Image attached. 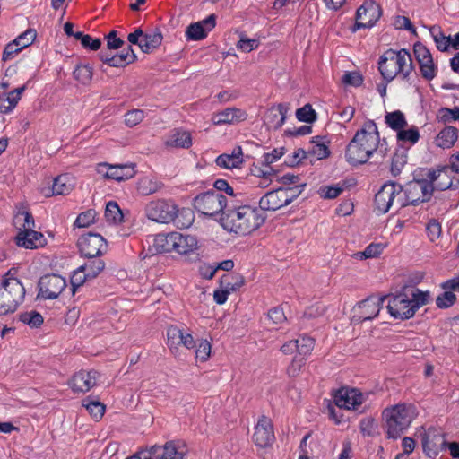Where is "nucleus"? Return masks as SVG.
<instances>
[{
	"label": "nucleus",
	"mask_w": 459,
	"mask_h": 459,
	"mask_svg": "<svg viewBox=\"0 0 459 459\" xmlns=\"http://www.w3.org/2000/svg\"><path fill=\"white\" fill-rule=\"evenodd\" d=\"M382 148L383 143H380L376 123L373 120H368L347 145L345 159L349 164L353 166L364 164L377 149L385 156L386 148L385 150Z\"/></svg>",
	"instance_id": "obj_1"
},
{
	"label": "nucleus",
	"mask_w": 459,
	"mask_h": 459,
	"mask_svg": "<svg viewBox=\"0 0 459 459\" xmlns=\"http://www.w3.org/2000/svg\"><path fill=\"white\" fill-rule=\"evenodd\" d=\"M265 216L256 207L250 205H229L221 214L220 221L224 230L239 235H247L257 230Z\"/></svg>",
	"instance_id": "obj_2"
},
{
	"label": "nucleus",
	"mask_w": 459,
	"mask_h": 459,
	"mask_svg": "<svg viewBox=\"0 0 459 459\" xmlns=\"http://www.w3.org/2000/svg\"><path fill=\"white\" fill-rule=\"evenodd\" d=\"M413 68L411 56L405 48L387 49L378 61V70L386 83L392 82L396 76L409 82Z\"/></svg>",
	"instance_id": "obj_3"
},
{
	"label": "nucleus",
	"mask_w": 459,
	"mask_h": 459,
	"mask_svg": "<svg viewBox=\"0 0 459 459\" xmlns=\"http://www.w3.org/2000/svg\"><path fill=\"white\" fill-rule=\"evenodd\" d=\"M418 416L416 407L411 403H398L385 408L382 412L386 437L399 438Z\"/></svg>",
	"instance_id": "obj_4"
},
{
	"label": "nucleus",
	"mask_w": 459,
	"mask_h": 459,
	"mask_svg": "<svg viewBox=\"0 0 459 459\" xmlns=\"http://www.w3.org/2000/svg\"><path fill=\"white\" fill-rule=\"evenodd\" d=\"M149 220L159 223L174 222L178 228H188L194 221V214L190 210L183 211L182 215L186 217V221H181L180 216L177 217L178 206L174 202L165 199H158L149 202L144 209Z\"/></svg>",
	"instance_id": "obj_5"
},
{
	"label": "nucleus",
	"mask_w": 459,
	"mask_h": 459,
	"mask_svg": "<svg viewBox=\"0 0 459 459\" xmlns=\"http://www.w3.org/2000/svg\"><path fill=\"white\" fill-rule=\"evenodd\" d=\"M25 297V288L9 270L0 280V316L16 311Z\"/></svg>",
	"instance_id": "obj_6"
},
{
	"label": "nucleus",
	"mask_w": 459,
	"mask_h": 459,
	"mask_svg": "<svg viewBox=\"0 0 459 459\" xmlns=\"http://www.w3.org/2000/svg\"><path fill=\"white\" fill-rule=\"evenodd\" d=\"M229 206L226 197L218 191L208 190L197 195L194 199L195 209L202 214L213 217L221 212Z\"/></svg>",
	"instance_id": "obj_7"
},
{
	"label": "nucleus",
	"mask_w": 459,
	"mask_h": 459,
	"mask_svg": "<svg viewBox=\"0 0 459 459\" xmlns=\"http://www.w3.org/2000/svg\"><path fill=\"white\" fill-rule=\"evenodd\" d=\"M451 173L452 171L447 166H443L437 169H424L420 170V176L425 177L427 182L431 186L432 194L435 191L458 188L459 179L451 178Z\"/></svg>",
	"instance_id": "obj_8"
},
{
	"label": "nucleus",
	"mask_w": 459,
	"mask_h": 459,
	"mask_svg": "<svg viewBox=\"0 0 459 459\" xmlns=\"http://www.w3.org/2000/svg\"><path fill=\"white\" fill-rule=\"evenodd\" d=\"M386 297L388 312L394 319L405 320L415 315L409 290L405 288L395 295Z\"/></svg>",
	"instance_id": "obj_9"
},
{
	"label": "nucleus",
	"mask_w": 459,
	"mask_h": 459,
	"mask_svg": "<svg viewBox=\"0 0 459 459\" xmlns=\"http://www.w3.org/2000/svg\"><path fill=\"white\" fill-rule=\"evenodd\" d=\"M382 15L381 7L373 0H366L356 12V22L352 31L372 28Z\"/></svg>",
	"instance_id": "obj_10"
},
{
	"label": "nucleus",
	"mask_w": 459,
	"mask_h": 459,
	"mask_svg": "<svg viewBox=\"0 0 459 459\" xmlns=\"http://www.w3.org/2000/svg\"><path fill=\"white\" fill-rule=\"evenodd\" d=\"M419 178L407 183L403 189L407 195V200L411 205H417L420 203L428 202L432 196L431 186L427 182L424 176L418 175Z\"/></svg>",
	"instance_id": "obj_11"
},
{
	"label": "nucleus",
	"mask_w": 459,
	"mask_h": 459,
	"mask_svg": "<svg viewBox=\"0 0 459 459\" xmlns=\"http://www.w3.org/2000/svg\"><path fill=\"white\" fill-rule=\"evenodd\" d=\"M167 345L173 354H177L180 346L187 350L195 347V342L188 330L170 325L167 328Z\"/></svg>",
	"instance_id": "obj_12"
},
{
	"label": "nucleus",
	"mask_w": 459,
	"mask_h": 459,
	"mask_svg": "<svg viewBox=\"0 0 459 459\" xmlns=\"http://www.w3.org/2000/svg\"><path fill=\"white\" fill-rule=\"evenodd\" d=\"M66 286L65 278L58 274H47L39 281V296L44 299H56Z\"/></svg>",
	"instance_id": "obj_13"
},
{
	"label": "nucleus",
	"mask_w": 459,
	"mask_h": 459,
	"mask_svg": "<svg viewBox=\"0 0 459 459\" xmlns=\"http://www.w3.org/2000/svg\"><path fill=\"white\" fill-rule=\"evenodd\" d=\"M77 245L83 256L95 258L102 255L106 240L100 234L88 233L79 238Z\"/></svg>",
	"instance_id": "obj_14"
},
{
	"label": "nucleus",
	"mask_w": 459,
	"mask_h": 459,
	"mask_svg": "<svg viewBox=\"0 0 459 459\" xmlns=\"http://www.w3.org/2000/svg\"><path fill=\"white\" fill-rule=\"evenodd\" d=\"M413 52L419 63L421 76L427 81L434 79L437 67L434 64L430 51L423 44L418 42L413 47Z\"/></svg>",
	"instance_id": "obj_15"
},
{
	"label": "nucleus",
	"mask_w": 459,
	"mask_h": 459,
	"mask_svg": "<svg viewBox=\"0 0 459 459\" xmlns=\"http://www.w3.org/2000/svg\"><path fill=\"white\" fill-rule=\"evenodd\" d=\"M275 440L272 420L262 415L255 427L253 441L259 447L270 446Z\"/></svg>",
	"instance_id": "obj_16"
},
{
	"label": "nucleus",
	"mask_w": 459,
	"mask_h": 459,
	"mask_svg": "<svg viewBox=\"0 0 459 459\" xmlns=\"http://www.w3.org/2000/svg\"><path fill=\"white\" fill-rule=\"evenodd\" d=\"M335 405L340 409L355 410L363 402V394L355 388L342 387L333 396Z\"/></svg>",
	"instance_id": "obj_17"
},
{
	"label": "nucleus",
	"mask_w": 459,
	"mask_h": 459,
	"mask_svg": "<svg viewBox=\"0 0 459 459\" xmlns=\"http://www.w3.org/2000/svg\"><path fill=\"white\" fill-rule=\"evenodd\" d=\"M387 297L369 296L361 302L358 307V314L355 316L359 321H367L375 318Z\"/></svg>",
	"instance_id": "obj_18"
},
{
	"label": "nucleus",
	"mask_w": 459,
	"mask_h": 459,
	"mask_svg": "<svg viewBox=\"0 0 459 459\" xmlns=\"http://www.w3.org/2000/svg\"><path fill=\"white\" fill-rule=\"evenodd\" d=\"M100 373L96 370H81L73 376L69 385L74 392L86 393L97 385Z\"/></svg>",
	"instance_id": "obj_19"
},
{
	"label": "nucleus",
	"mask_w": 459,
	"mask_h": 459,
	"mask_svg": "<svg viewBox=\"0 0 459 459\" xmlns=\"http://www.w3.org/2000/svg\"><path fill=\"white\" fill-rule=\"evenodd\" d=\"M395 191V183L388 181L385 183L375 195V205L378 212L386 213L394 204V195Z\"/></svg>",
	"instance_id": "obj_20"
},
{
	"label": "nucleus",
	"mask_w": 459,
	"mask_h": 459,
	"mask_svg": "<svg viewBox=\"0 0 459 459\" xmlns=\"http://www.w3.org/2000/svg\"><path fill=\"white\" fill-rule=\"evenodd\" d=\"M216 25L215 14H210L204 20L190 24L186 31L188 39L201 40L207 36L208 31L212 30Z\"/></svg>",
	"instance_id": "obj_21"
},
{
	"label": "nucleus",
	"mask_w": 459,
	"mask_h": 459,
	"mask_svg": "<svg viewBox=\"0 0 459 459\" xmlns=\"http://www.w3.org/2000/svg\"><path fill=\"white\" fill-rule=\"evenodd\" d=\"M283 190L279 187L275 190L267 192L259 201L260 211H277L283 206H287L284 201Z\"/></svg>",
	"instance_id": "obj_22"
},
{
	"label": "nucleus",
	"mask_w": 459,
	"mask_h": 459,
	"mask_svg": "<svg viewBox=\"0 0 459 459\" xmlns=\"http://www.w3.org/2000/svg\"><path fill=\"white\" fill-rule=\"evenodd\" d=\"M17 246L27 249H36L47 244L45 236L39 231H20L15 237Z\"/></svg>",
	"instance_id": "obj_23"
},
{
	"label": "nucleus",
	"mask_w": 459,
	"mask_h": 459,
	"mask_svg": "<svg viewBox=\"0 0 459 459\" xmlns=\"http://www.w3.org/2000/svg\"><path fill=\"white\" fill-rule=\"evenodd\" d=\"M247 117L246 111L237 108H228L212 115L214 125L238 124Z\"/></svg>",
	"instance_id": "obj_24"
},
{
	"label": "nucleus",
	"mask_w": 459,
	"mask_h": 459,
	"mask_svg": "<svg viewBox=\"0 0 459 459\" xmlns=\"http://www.w3.org/2000/svg\"><path fill=\"white\" fill-rule=\"evenodd\" d=\"M445 437L442 435L435 434L432 437L427 434L422 439V446L425 455L429 458H436L439 451L446 449Z\"/></svg>",
	"instance_id": "obj_25"
},
{
	"label": "nucleus",
	"mask_w": 459,
	"mask_h": 459,
	"mask_svg": "<svg viewBox=\"0 0 459 459\" xmlns=\"http://www.w3.org/2000/svg\"><path fill=\"white\" fill-rule=\"evenodd\" d=\"M161 459H186L188 452L186 443L183 440H170L162 446Z\"/></svg>",
	"instance_id": "obj_26"
},
{
	"label": "nucleus",
	"mask_w": 459,
	"mask_h": 459,
	"mask_svg": "<svg viewBox=\"0 0 459 459\" xmlns=\"http://www.w3.org/2000/svg\"><path fill=\"white\" fill-rule=\"evenodd\" d=\"M175 238L173 252L179 255H187L197 248V239L194 236L175 232Z\"/></svg>",
	"instance_id": "obj_27"
},
{
	"label": "nucleus",
	"mask_w": 459,
	"mask_h": 459,
	"mask_svg": "<svg viewBox=\"0 0 459 459\" xmlns=\"http://www.w3.org/2000/svg\"><path fill=\"white\" fill-rule=\"evenodd\" d=\"M289 108L285 103H280L276 108H272L265 115V122L269 126L278 129L284 124Z\"/></svg>",
	"instance_id": "obj_28"
},
{
	"label": "nucleus",
	"mask_w": 459,
	"mask_h": 459,
	"mask_svg": "<svg viewBox=\"0 0 459 459\" xmlns=\"http://www.w3.org/2000/svg\"><path fill=\"white\" fill-rule=\"evenodd\" d=\"M164 187L163 182L154 177H143L138 179L137 192L142 195H151L160 192Z\"/></svg>",
	"instance_id": "obj_29"
},
{
	"label": "nucleus",
	"mask_w": 459,
	"mask_h": 459,
	"mask_svg": "<svg viewBox=\"0 0 459 459\" xmlns=\"http://www.w3.org/2000/svg\"><path fill=\"white\" fill-rule=\"evenodd\" d=\"M136 60V55L131 46L124 48L120 54L112 56V58H105V64L111 67H125Z\"/></svg>",
	"instance_id": "obj_30"
},
{
	"label": "nucleus",
	"mask_w": 459,
	"mask_h": 459,
	"mask_svg": "<svg viewBox=\"0 0 459 459\" xmlns=\"http://www.w3.org/2000/svg\"><path fill=\"white\" fill-rule=\"evenodd\" d=\"M163 39L162 33L159 28L150 32L144 33L140 48L143 53H151L161 45Z\"/></svg>",
	"instance_id": "obj_31"
},
{
	"label": "nucleus",
	"mask_w": 459,
	"mask_h": 459,
	"mask_svg": "<svg viewBox=\"0 0 459 459\" xmlns=\"http://www.w3.org/2000/svg\"><path fill=\"white\" fill-rule=\"evenodd\" d=\"M458 138V130L451 126L442 129L436 137V145L443 148H451Z\"/></svg>",
	"instance_id": "obj_32"
},
{
	"label": "nucleus",
	"mask_w": 459,
	"mask_h": 459,
	"mask_svg": "<svg viewBox=\"0 0 459 459\" xmlns=\"http://www.w3.org/2000/svg\"><path fill=\"white\" fill-rule=\"evenodd\" d=\"M312 147L308 150L307 153L311 154L316 157L317 160L325 159L330 156V150L327 146L329 143L326 141L325 136H315L310 141Z\"/></svg>",
	"instance_id": "obj_33"
},
{
	"label": "nucleus",
	"mask_w": 459,
	"mask_h": 459,
	"mask_svg": "<svg viewBox=\"0 0 459 459\" xmlns=\"http://www.w3.org/2000/svg\"><path fill=\"white\" fill-rule=\"evenodd\" d=\"M74 179L66 174L57 176L52 184V195H68L74 188Z\"/></svg>",
	"instance_id": "obj_34"
},
{
	"label": "nucleus",
	"mask_w": 459,
	"mask_h": 459,
	"mask_svg": "<svg viewBox=\"0 0 459 459\" xmlns=\"http://www.w3.org/2000/svg\"><path fill=\"white\" fill-rule=\"evenodd\" d=\"M174 240H176L175 232L168 234H158L154 238L153 247L159 253L173 252L175 247Z\"/></svg>",
	"instance_id": "obj_35"
},
{
	"label": "nucleus",
	"mask_w": 459,
	"mask_h": 459,
	"mask_svg": "<svg viewBox=\"0 0 459 459\" xmlns=\"http://www.w3.org/2000/svg\"><path fill=\"white\" fill-rule=\"evenodd\" d=\"M134 175V168L128 166H109L105 172V178L117 181H124Z\"/></svg>",
	"instance_id": "obj_36"
},
{
	"label": "nucleus",
	"mask_w": 459,
	"mask_h": 459,
	"mask_svg": "<svg viewBox=\"0 0 459 459\" xmlns=\"http://www.w3.org/2000/svg\"><path fill=\"white\" fill-rule=\"evenodd\" d=\"M13 224L20 231H34L35 221L32 214L29 212H19L13 218Z\"/></svg>",
	"instance_id": "obj_37"
},
{
	"label": "nucleus",
	"mask_w": 459,
	"mask_h": 459,
	"mask_svg": "<svg viewBox=\"0 0 459 459\" xmlns=\"http://www.w3.org/2000/svg\"><path fill=\"white\" fill-rule=\"evenodd\" d=\"M191 144V135L186 131L175 130L167 141V145L171 147L188 148Z\"/></svg>",
	"instance_id": "obj_38"
},
{
	"label": "nucleus",
	"mask_w": 459,
	"mask_h": 459,
	"mask_svg": "<svg viewBox=\"0 0 459 459\" xmlns=\"http://www.w3.org/2000/svg\"><path fill=\"white\" fill-rule=\"evenodd\" d=\"M385 121L391 129L396 132L404 128L407 125L404 114L400 110L386 113Z\"/></svg>",
	"instance_id": "obj_39"
},
{
	"label": "nucleus",
	"mask_w": 459,
	"mask_h": 459,
	"mask_svg": "<svg viewBox=\"0 0 459 459\" xmlns=\"http://www.w3.org/2000/svg\"><path fill=\"white\" fill-rule=\"evenodd\" d=\"M407 162V150L399 148L395 151L391 162L390 171L394 177L398 176Z\"/></svg>",
	"instance_id": "obj_40"
},
{
	"label": "nucleus",
	"mask_w": 459,
	"mask_h": 459,
	"mask_svg": "<svg viewBox=\"0 0 459 459\" xmlns=\"http://www.w3.org/2000/svg\"><path fill=\"white\" fill-rule=\"evenodd\" d=\"M82 404L96 421L100 420L104 415L106 406L100 401L87 397L83 400Z\"/></svg>",
	"instance_id": "obj_41"
},
{
	"label": "nucleus",
	"mask_w": 459,
	"mask_h": 459,
	"mask_svg": "<svg viewBox=\"0 0 459 459\" xmlns=\"http://www.w3.org/2000/svg\"><path fill=\"white\" fill-rule=\"evenodd\" d=\"M105 267V263L100 258H89V260L82 266L80 270L86 273L89 278H95Z\"/></svg>",
	"instance_id": "obj_42"
},
{
	"label": "nucleus",
	"mask_w": 459,
	"mask_h": 459,
	"mask_svg": "<svg viewBox=\"0 0 459 459\" xmlns=\"http://www.w3.org/2000/svg\"><path fill=\"white\" fill-rule=\"evenodd\" d=\"M296 342V351H298V357L305 358L307 359V356L310 354L315 346V341L311 337L308 336H300L299 339L295 340Z\"/></svg>",
	"instance_id": "obj_43"
},
{
	"label": "nucleus",
	"mask_w": 459,
	"mask_h": 459,
	"mask_svg": "<svg viewBox=\"0 0 459 459\" xmlns=\"http://www.w3.org/2000/svg\"><path fill=\"white\" fill-rule=\"evenodd\" d=\"M429 32L434 39L437 49L442 52L446 51L450 46L451 37L445 36L441 28L438 26H431Z\"/></svg>",
	"instance_id": "obj_44"
},
{
	"label": "nucleus",
	"mask_w": 459,
	"mask_h": 459,
	"mask_svg": "<svg viewBox=\"0 0 459 459\" xmlns=\"http://www.w3.org/2000/svg\"><path fill=\"white\" fill-rule=\"evenodd\" d=\"M244 277L239 273L225 274L221 279V285L230 291H236L244 284Z\"/></svg>",
	"instance_id": "obj_45"
},
{
	"label": "nucleus",
	"mask_w": 459,
	"mask_h": 459,
	"mask_svg": "<svg viewBox=\"0 0 459 459\" xmlns=\"http://www.w3.org/2000/svg\"><path fill=\"white\" fill-rule=\"evenodd\" d=\"M19 318L21 322L28 325L31 328H38L44 322L42 315L36 310L21 313Z\"/></svg>",
	"instance_id": "obj_46"
},
{
	"label": "nucleus",
	"mask_w": 459,
	"mask_h": 459,
	"mask_svg": "<svg viewBox=\"0 0 459 459\" xmlns=\"http://www.w3.org/2000/svg\"><path fill=\"white\" fill-rule=\"evenodd\" d=\"M105 217L108 221L117 224L123 221L122 212L115 201H109L106 204Z\"/></svg>",
	"instance_id": "obj_47"
},
{
	"label": "nucleus",
	"mask_w": 459,
	"mask_h": 459,
	"mask_svg": "<svg viewBox=\"0 0 459 459\" xmlns=\"http://www.w3.org/2000/svg\"><path fill=\"white\" fill-rule=\"evenodd\" d=\"M409 295L411 297L412 307L414 309V313L422 306L426 305L429 302V291H421L420 290H408Z\"/></svg>",
	"instance_id": "obj_48"
},
{
	"label": "nucleus",
	"mask_w": 459,
	"mask_h": 459,
	"mask_svg": "<svg viewBox=\"0 0 459 459\" xmlns=\"http://www.w3.org/2000/svg\"><path fill=\"white\" fill-rule=\"evenodd\" d=\"M251 171L254 176L264 180V183H259L261 186H267L271 182V177L275 174L273 168L267 165H263V167L255 166Z\"/></svg>",
	"instance_id": "obj_49"
},
{
	"label": "nucleus",
	"mask_w": 459,
	"mask_h": 459,
	"mask_svg": "<svg viewBox=\"0 0 459 459\" xmlns=\"http://www.w3.org/2000/svg\"><path fill=\"white\" fill-rule=\"evenodd\" d=\"M96 215L97 212L93 209H89L86 212H81L77 216L74 226L77 228H88L95 222Z\"/></svg>",
	"instance_id": "obj_50"
},
{
	"label": "nucleus",
	"mask_w": 459,
	"mask_h": 459,
	"mask_svg": "<svg viewBox=\"0 0 459 459\" xmlns=\"http://www.w3.org/2000/svg\"><path fill=\"white\" fill-rule=\"evenodd\" d=\"M296 117L299 121L310 124L316 120L317 116L312 106L310 104H306L302 108L297 109Z\"/></svg>",
	"instance_id": "obj_51"
},
{
	"label": "nucleus",
	"mask_w": 459,
	"mask_h": 459,
	"mask_svg": "<svg viewBox=\"0 0 459 459\" xmlns=\"http://www.w3.org/2000/svg\"><path fill=\"white\" fill-rule=\"evenodd\" d=\"M456 301V296L452 290H445V292L436 299V305L438 308L446 309L451 307Z\"/></svg>",
	"instance_id": "obj_52"
},
{
	"label": "nucleus",
	"mask_w": 459,
	"mask_h": 459,
	"mask_svg": "<svg viewBox=\"0 0 459 459\" xmlns=\"http://www.w3.org/2000/svg\"><path fill=\"white\" fill-rule=\"evenodd\" d=\"M37 37V32L33 29H28L22 34H20L15 39L14 43L17 44L22 49L30 46Z\"/></svg>",
	"instance_id": "obj_53"
},
{
	"label": "nucleus",
	"mask_w": 459,
	"mask_h": 459,
	"mask_svg": "<svg viewBox=\"0 0 459 459\" xmlns=\"http://www.w3.org/2000/svg\"><path fill=\"white\" fill-rule=\"evenodd\" d=\"M242 161V160H238V158L226 153L219 155L215 160L216 165L223 169L237 168Z\"/></svg>",
	"instance_id": "obj_54"
},
{
	"label": "nucleus",
	"mask_w": 459,
	"mask_h": 459,
	"mask_svg": "<svg viewBox=\"0 0 459 459\" xmlns=\"http://www.w3.org/2000/svg\"><path fill=\"white\" fill-rule=\"evenodd\" d=\"M420 134L416 126H412L408 130L403 128L397 132V139L400 142H409L411 144L416 143L419 141Z\"/></svg>",
	"instance_id": "obj_55"
},
{
	"label": "nucleus",
	"mask_w": 459,
	"mask_h": 459,
	"mask_svg": "<svg viewBox=\"0 0 459 459\" xmlns=\"http://www.w3.org/2000/svg\"><path fill=\"white\" fill-rule=\"evenodd\" d=\"M73 74L74 79L82 84L89 83L92 78L91 68L88 65L76 66Z\"/></svg>",
	"instance_id": "obj_56"
},
{
	"label": "nucleus",
	"mask_w": 459,
	"mask_h": 459,
	"mask_svg": "<svg viewBox=\"0 0 459 459\" xmlns=\"http://www.w3.org/2000/svg\"><path fill=\"white\" fill-rule=\"evenodd\" d=\"M305 186L306 184H298L293 186L281 187L283 190L285 196L284 201L286 202L287 205L300 195Z\"/></svg>",
	"instance_id": "obj_57"
},
{
	"label": "nucleus",
	"mask_w": 459,
	"mask_h": 459,
	"mask_svg": "<svg viewBox=\"0 0 459 459\" xmlns=\"http://www.w3.org/2000/svg\"><path fill=\"white\" fill-rule=\"evenodd\" d=\"M342 82L346 86L359 87L363 82V76L359 72H345Z\"/></svg>",
	"instance_id": "obj_58"
},
{
	"label": "nucleus",
	"mask_w": 459,
	"mask_h": 459,
	"mask_svg": "<svg viewBox=\"0 0 459 459\" xmlns=\"http://www.w3.org/2000/svg\"><path fill=\"white\" fill-rule=\"evenodd\" d=\"M383 251L381 244L371 243L368 245L364 251L358 252L355 255L360 259L373 258L379 255Z\"/></svg>",
	"instance_id": "obj_59"
},
{
	"label": "nucleus",
	"mask_w": 459,
	"mask_h": 459,
	"mask_svg": "<svg viewBox=\"0 0 459 459\" xmlns=\"http://www.w3.org/2000/svg\"><path fill=\"white\" fill-rule=\"evenodd\" d=\"M144 118V113L141 109H133L125 114V124L133 127L141 123Z\"/></svg>",
	"instance_id": "obj_60"
},
{
	"label": "nucleus",
	"mask_w": 459,
	"mask_h": 459,
	"mask_svg": "<svg viewBox=\"0 0 459 459\" xmlns=\"http://www.w3.org/2000/svg\"><path fill=\"white\" fill-rule=\"evenodd\" d=\"M395 191L396 193L394 195V204L397 208H403L407 205H411V203H409V200H407V195L403 189V186H402L399 184L395 183Z\"/></svg>",
	"instance_id": "obj_61"
},
{
	"label": "nucleus",
	"mask_w": 459,
	"mask_h": 459,
	"mask_svg": "<svg viewBox=\"0 0 459 459\" xmlns=\"http://www.w3.org/2000/svg\"><path fill=\"white\" fill-rule=\"evenodd\" d=\"M211 353V344L206 340H202L196 350H195V356L196 359H198L200 361H206L208 358L210 357Z\"/></svg>",
	"instance_id": "obj_62"
},
{
	"label": "nucleus",
	"mask_w": 459,
	"mask_h": 459,
	"mask_svg": "<svg viewBox=\"0 0 459 459\" xmlns=\"http://www.w3.org/2000/svg\"><path fill=\"white\" fill-rule=\"evenodd\" d=\"M259 46V41L257 39H248L247 37H241L238 42L237 43V47L243 52L248 53L254 49H256Z\"/></svg>",
	"instance_id": "obj_63"
},
{
	"label": "nucleus",
	"mask_w": 459,
	"mask_h": 459,
	"mask_svg": "<svg viewBox=\"0 0 459 459\" xmlns=\"http://www.w3.org/2000/svg\"><path fill=\"white\" fill-rule=\"evenodd\" d=\"M439 118L443 122L456 121L459 119V108H443L439 110Z\"/></svg>",
	"instance_id": "obj_64"
}]
</instances>
